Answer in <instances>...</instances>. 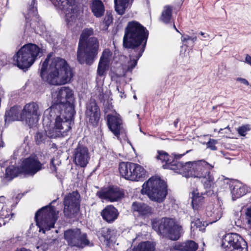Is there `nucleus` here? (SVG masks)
Listing matches in <instances>:
<instances>
[{
	"mask_svg": "<svg viewBox=\"0 0 251 251\" xmlns=\"http://www.w3.org/2000/svg\"><path fill=\"white\" fill-rule=\"evenodd\" d=\"M149 31L138 22H129L125 29L123 47L129 50L130 60L124 68V74L132 72L142 56L147 44Z\"/></svg>",
	"mask_w": 251,
	"mask_h": 251,
	"instance_id": "nucleus-1",
	"label": "nucleus"
},
{
	"mask_svg": "<svg viewBox=\"0 0 251 251\" xmlns=\"http://www.w3.org/2000/svg\"><path fill=\"white\" fill-rule=\"evenodd\" d=\"M51 54L48 55L40 66V75L44 81L54 85H60L69 82L73 77V73L66 60L58 57L51 59Z\"/></svg>",
	"mask_w": 251,
	"mask_h": 251,
	"instance_id": "nucleus-2",
	"label": "nucleus"
},
{
	"mask_svg": "<svg viewBox=\"0 0 251 251\" xmlns=\"http://www.w3.org/2000/svg\"><path fill=\"white\" fill-rule=\"evenodd\" d=\"M61 104H51L44 114V122L54 121L53 126L49 127V136L51 137H65L71 129L75 111L69 107V110L62 109Z\"/></svg>",
	"mask_w": 251,
	"mask_h": 251,
	"instance_id": "nucleus-3",
	"label": "nucleus"
},
{
	"mask_svg": "<svg viewBox=\"0 0 251 251\" xmlns=\"http://www.w3.org/2000/svg\"><path fill=\"white\" fill-rule=\"evenodd\" d=\"M42 55L41 48L35 44L28 43L21 48L13 56V60L20 69L27 70Z\"/></svg>",
	"mask_w": 251,
	"mask_h": 251,
	"instance_id": "nucleus-4",
	"label": "nucleus"
},
{
	"mask_svg": "<svg viewBox=\"0 0 251 251\" xmlns=\"http://www.w3.org/2000/svg\"><path fill=\"white\" fill-rule=\"evenodd\" d=\"M99 49V42L95 37L87 41H79L77 50V60L80 64L92 65L96 58Z\"/></svg>",
	"mask_w": 251,
	"mask_h": 251,
	"instance_id": "nucleus-5",
	"label": "nucleus"
},
{
	"mask_svg": "<svg viewBox=\"0 0 251 251\" xmlns=\"http://www.w3.org/2000/svg\"><path fill=\"white\" fill-rule=\"evenodd\" d=\"M141 193L147 195L151 201L161 202L167 194V185L160 178L152 176L143 184Z\"/></svg>",
	"mask_w": 251,
	"mask_h": 251,
	"instance_id": "nucleus-6",
	"label": "nucleus"
},
{
	"mask_svg": "<svg viewBox=\"0 0 251 251\" xmlns=\"http://www.w3.org/2000/svg\"><path fill=\"white\" fill-rule=\"evenodd\" d=\"M151 226L158 234L167 236L172 240L178 239L182 230L181 226L176 224L171 218L154 219L151 221Z\"/></svg>",
	"mask_w": 251,
	"mask_h": 251,
	"instance_id": "nucleus-7",
	"label": "nucleus"
},
{
	"mask_svg": "<svg viewBox=\"0 0 251 251\" xmlns=\"http://www.w3.org/2000/svg\"><path fill=\"white\" fill-rule=\"evenodd\" d=\"M58 211L53 206H46L38 210L35 215L36 225L39 231L45 233L46 231L54 227L57 219Z\"/></svg>",
	"mask_w": 251,
	"mask_h": 251,
	"instance_id": "nucleus-8",
	"label": "nucleus"
},
{
	"mask_svg": "<svg viewBox=\"0 0 251 251\" xmlns=\"http://www.w3.org/2000/svg\"><path fill=\"white\" fill-rule=\"evenodd\" d=\"M57 9L65 14V21L68 25L75 22L81 11L75 0H50Z\"/></svg>",
	"mask_w": 251,
	"mask_h": 251,
	"instance_id": "nucleus-9",
	"label": "nucleus"
},
{
	"mask_svg": "<svg viewBox=\"0 0 251 251\" xmlns=\"http://www.w3.org/2000/svg\"><path fill=\"white\" fill-rule=\"evenodd\" d=\"M213 166L203 160L193 162L192 177L201 178V182L205 188L210 187L213 180V177L210 175V171Z\"/></svg>",
	"mask_w": 251,
	"mask_h": 251,
	"instance_id": "nucleus-10",
	"label": "nucleus"
},
{
	"mask_svg": "<svg viewBox=\"0 0 251 251\" xmlns=\"http://www.w3.org/2000/svg\"><path fill=\"white\" fill-rule=\"evenodd\" d=\"M119 170L123 177L131 181H139L146 175V171L143 167L132 162L120 163Z\"/></svg>",
	"mask_w": 251,
	"mask_h": 251,
	"instance_id": "nucleus-11",
	"label": "nucleus"
},
{
	"mask_svg": "<svg viewBox=\"0 0 251 251\" xmlns=\"http://www.w3.org/2000/svg\"><path fill=\"white\" fill-rule=\"evenodd\" d=\"M80 196L77 191H73L67 194L64 198L63 213L68 218H75L80 209Z\"/></svg>",
	"mask_w": 251,
	"mask_h": 251,
	"instance_id": "nucleus-12",
	"label": "nucleus"
},
{
	"mask_svg": "<svg viewBox=\"0 0 251 251\" xmlns=\"http://www.w3.org/2000/svg\"><path fill=\"white\" fill-rule=\"evenodd\" d=\"M221 246L227 251H248L246 242L237 233L226 234L222 238Z\"/></svg>",
	"mask_w": 251,
	"mask_h": 251,
	"instance_id": "nucleus-13",
	"label": "nucleus"
},
{
	"mask_svg": "<svg viewBox=\"0 0 251 251\" xmlns=\"http://www.w3.org/2000/svg\"><path fill=\"white\" fill-rule=\"evenodd\" d=\"M64 237L69 246L82 249L89 246L90 242L87 239V234L82 233L80 229H69L64 232Z\"/></svg>",
	"mask_w": 251,
	"mask_h": 251,
	"instance_id": "nucleus-14",
	"label": "nucleus"
},
{
	"mask_svg": "<svg viewBox=\"0 0 251 251\" xmlns=\"http://www.w3.org/2000/svg\"><path fill=\"white\" fill-rule=\"evenodd\" d=\"M56 98L52 104H61V109L69 110L70 107L75 110L73 91L69 87L63 86L55 92Z\"/></svg>",
	"mask_w": 251,
	"mask_h": 251,
	"instance_id": "nucleus-15",
	"label": "nucleus"
},
{
	"mask_svg": "<svg viewBox=\"0 0 251 251\" xmlns=\"http://www.w3.org/2000/svg\"><path fill=\"white\" fill-rule=\"evenodd\" d=\"M37 5L36 0H32L29 4L28 13L25 16L26 20L25 31L26 32H36L42 25V22L40 21L38 14Z\"/></svg>",
	"mask_w": 251,
	"mask_h": 251,
	"instance_id": "nucleus-16",
	"label": "nucleus"
},
{
	"mask_svg": "<svg viewBox=\"0 0 251 251\" xmlns=\"http://www.w3.org/2000/svg\"><path fill=\"white\" fill-rule=\"evenodd\" d=\"M37 5L36 0H32L29 4L28 13L25 16L26 20L25 31L26 32H36L42 25V22L40 21L38 14Z\"/></svg>",
	"mask_w": 251,
	"mask_h": 251,
	"instance_id": "nucleus-17",
	"label": "nucleus"
},
{
	"mask_svg": "<svg viewBox=\"0 0 251 251\" xmlns=\"http://www.w3.org/2000/svg\"><path fill=\"white\" fill-rule=\"evenodd\" d=\"M40 116L38 104L34 102L25 104L22 110L23 122H25L30 127L37 124Z\"/></svg>",
	"mask_w": 251,
	"mask_h": 251,
	"instance_id": "nucleus-18",
	"label": "nucleus"
},
{
	"mask_svg": "<svg viewBox=\"0 0 251 251\" xmlns=\"http://www.w3.org/2000/svg\"><path fill=\"white\" fill-rule=\"evenodd\" d=\"M190 151L191 150H189L186 151L185 153L180 154H176L173 153V155L176 160H173L172 165L167 164L165 166V167L170 168V170H173L175 172L181 174L186 177H192V175L191 174H192L193 162H188L183 164L177 161V159H180L182 156Z\"/></svg>",
	"mask_w": 251,
	"mask_h": 251,
	"instance_id": "nucleus-19",
	"label": "nucleus"
},
{
	"mask_svg": "<svg viewBox=\"0 0 251 251\" xmlns=\"http://www.w3.org/2000/svg\"><path fill=\"white\" fill-rule=\"evenodd\" d=\"M107 125L110 131L117 137L121 140L126 138V130L121 118L118 116L108 115L107 116Z\"/></svg>",
	"mask_w": 251,
	"mask_h": 251,
	"instance_id": "nucleus-20",
	"label": "nucleus"
},
{
	"mask_svg": "<svg viewBox=\"0 0 251 251\" xmlns=\"http://www.w3.org/2000/svg\"><path fill=\"white\" fill-rule=\"evenodd\" d=\"M20 166L23 174L31 176H33L42 169V164L36 156L25 159Z\"/></svg>",
	"mask_w": 251,
	"mask_h": 251,
	"instance_id": "nucleus-21",
	"label": "nucleus"
},
{
	"mask_svg": "<svg viewBox=\"0 0 251 251\" xmlns=\"http://www.w3.org/2000/svg\"><path fill=\"white\" fill-rule=\"evenodd\" d=\"M113 53L108 49L103 50L98 65L97 74L100 77L104 76L112 62Z\"/></svg>",
	"mask_w": 251,
	"mask_h": 251,
	"instance_id": "nucleus-22",
	"label": "nucleus"
},
{
	"mask_svg": "<svg viewBox=\"0 0 251 251\" xmlns=\"http://www.w3.org/2000/svg\"><path fill=\"white\" fill-rule=\"evenodd\" d=\"M74 161L75 164L81 167H85L89 162L90 158L88 149L80 144L75 149L74 153Z\"/></svg>",
	"mask_w": 251,
	"mask_h": 251,
	"instance_id": "nucleus-23",
	"label": "nucleus"
},
{
	"mask_svg": "<svg viewBox=\"0 0 251 251\" xmlns=\"http://www.w3.org/2000/svg\"><path fill=\"white\" fill-rule=\"evenodd\" d=\"M124 194L117 187H109L107 190L97 192V196L102 200L110 202L118 201L123 197Z\"/></svg>",
	"mask_w": 251,
	"mask_h": 251,
	"instance_id": "nucleus-24",
	"label": "nucleus"
},
{
	"mask_svg": "<svg viewBox=\"0 0 251 251\" xmlns=\"http://www.w3.org/2000/svg\"><path fill=\"white\" fill-rule=\"evenodd\" d=\"M85 114L89 124L93 126L97 125L100 113L99 108L95 101H91L87 104Z\"/></svg>",
	"mask_w": 251,
	"mask_h": 251,
	"instance_id": "nucleus-25",
	"label": "nucleus"
},
{
	"mask_svg": "<svg viewBox=\"0 0 251 251\" xmlns=\"http://www.w3.org/2000/svg\"><path fill=\"white\" fill-rule=\"evenodd\" d=\"M230 192L233 201H235L245 195L248 192L247 186L237 180H233L230 183Z\"/></svg>",
	"mask_w": 251,
	"mask_h": 251,
	"instance_id": "nucleus-26",
	"label": "nucleus"
},
{
	"mask_svg": "<svg viewBox=\"0 0 251 251\" xmlns=\"http://www.w3.org/2000/svg\"><path fill=\"white\" fill-rule=\"evenodd\" d=\"M204 195L205 193H199L198 189L194 190L192 193V206L195 211H198V214L203 212Z\"/></svg>",
	"mask_w": 251,
	"mask_h": 251,
	"instance_id": "nucleus-27",
	"label": "nucleus"
},
{
	"mask_svg": "<svg viewBox=\"0 0 251 251\" xmlns=\"http://www.w3.org/2000/svg\"><path fill=\"white\" fill-rule=\"evenodd\" d=\"M119 213L117 209L112 205H108L101 212V215L104 220L108 223H112L117 219Z\"/></svg>",
	"mask_w": 251,
	"mask_h": 251,
	"instance_id": "nucleus-28",
	"label": "nucleus"
},
{
	"mask_svg": "<svg viewBox=\"0 0 251 251\" xmlns=\"http://www.w3.org/2000/svg\"><path fill=\"white\" fill-rule=\"evenodd\" d=\"M131 208L133 211L137 212L139 215L145 218L149 217L153 213L151 207L143 202H134Z\"/></svg>",
	"mask_w": 251,
	"mask_h": 251,
	"instance_id": "nucleus-29",
	"label": "nucleus"
},
{
	"mask_svg": "<svg viewBox=\"0 0 251 251\" xmlns=\"http://www.w3.org/2000/svg\"><path fill=\"white\" fill-rule=\"evenodd\" d=\"M14 121H23L22 111L21 107L19 106H13L5 113V122Z\"/></svg>",
	"mask_w": 251,
	"mask_h": 251,
	"instance_id": "nucleus-30",
	"label": "nucleus"
},
{
	"mask_svg": "<svg viewBox=\"0 0 251 251\" xmlns=\"http://www.w3.org/2000/svg\"><path fill=\"white\" fill-rule=\"evenodd\" d=\"M172 154V156L169 155V154L163 150H157L156 152V154L155 156V158L157 161H160L162 163H165L163 165V167L164 169H170V168H166L165 166L166 165H172L173 160H176L174 156Z\"/></svg>",
	"mask_w": 251,
	"mask_h": 251,
	"instance_id": "nucleus-31",
	"label": "nucleus"
},
{
	"mask_svg": "<svg viewBox=\"0 0 251 251\" xmlns=\"http://www.w3.org/2000/svg\"><path fill=\"white\" fill-rule=\"evenodd\" d=\"M219 201V203L220 204V208L217 209L216 210H214L213 211L212 210L213 209V205H209L206 207L205 213L206 216L209 217H213V221L212 222H210V223H212L213 222H215L216 221L219 220L222 216L223 214V208L221 207L220 202Z\"/></svg>",
	"mask_w": 251,
	"mask_h": 251,
	"instance_id": "nucleus-32",
	"label": "nucleus"
},
{
	"mask_svg": "<svg viewBox=\"0 0 251 251\" xmlns=\"http://www.w3.org/2000/svg\"><path fill=\"white\" fill-rule=\"evenodd\" d=\"M198 247V244L192 240H188L185 242L176 245L175 249L180 251H196Z\"/></svg>",
	"mask_w": 251,
	"mask_h": 251,
	"instance_id": "nucleus-33",
	"label": "nucleus"
},
{
	"mask_svg": "<svg viewBox=\"0 0 251 251\" xmlns=\"http://www.w3.org/2000/svg\"><path fill=\"white\" fill-rule=\"evenodd\" d=\"M133 0H114L115 9L117 13L121 15H123L126 9L131 4Z\"/></svg>",
	"mask_w": 251,
	"mask_h": 251,
	"instance_id": "nucleus-34",
	"label": "nucleus"
},
{
	"mask_svg": "<svg viewBox=\"0 0 251 251\" xmlns=\"http://www.w3.org/2000/svg\"><path fill=\"white\" fill-rule=\"evenodd\" d=\"M92 12L96 17H101L104 12L103 3L100 0H94L91 6Z\"/></svg>",
	"mask_w": 251,
	"mask_h": 251,
	"instance_id": "nucleus-35",
	"label": "nucleus"
},
{
	"mask_svg": "<svg viewBox=\"0 0 251 251\" xmlns=\"http://www.w3.org/2000/svg\"><path fill=\"white\" fill-rule=\"evenodd\" d=\"M51 131L49 127L45 129V131L38 132L35 136L36 143L37 145L48 142L50 138H55L49 136V131Z\"/></svg>",
	"mask_w": 251,
	"mask_h": 251,
	"instance_id": "nucleus-36",
	"label": "nucleus"
},
{
	"mask_svg": "<svg viewBox=\"0 0 251 251\" xmlns=\"http://www.w3.org/2000/svg\"><path fill=\"white\" fill-rule=\"evenodd\" d=\"M23 174L21 166L16 167L14 166H10L8 167L5 170V178L11 181L14 178L17 177L19 175Z\"/></svg>",
	"mask_w": 251,
	"mask_h": 251,
	"instance_id": "nucleus-37",
	"label": "nucleus"
},
{
	"mask_svg": "<svg viewBox=\"0 0 251 251\" xmlns=\"http://www.w3.org/2000/svg\"><path fill=\"white\" fill-rule=\"evenodd\" d=\"M155 245L150 241H145L134 247L132 251H155Z\"/></svg>",
	"mask_w": 251,
	"mask_h": 251,
	"instance_id": "nucleus-38",
	"label": "nucleus"
},
{
	"mask_svg": "<svg viewBox=\"0 0 251 251\" xmlns=\"http://www.w3.org/2000/svg\"><path fill=\"white\" fill-rule=\"evenodd\" d=\"M172 17V7L169 5L164 7L160 19L165 24H168L171 21Z\"/></svg>",
	"mask_w": 251,
	"mask_h": 251,
	"instance_id": "nucleus-39",
	"label": "nucleus"
},
{
	"mask_svg": "<svg viewBox=\"0 0 251 251\" xmlns=\"http://www.w3.org/2000/svg\"><path fill=\"white\" fill-rule=\"evenodd\" d=\"M207 225L205 222H202L199 218L196 217L191 221V231L194 232L198 229L199 231H203Z\"/></svg>",
	"mask_w": 251,
	"mask_h": 251,
	"instance_id": "nucleus-40",
	"label": "nucleus"
},
{
	"mask_svg": "<svg viewBox=\"0 0 251 251\" xmlns=\"http://www.w3.org/2000/svg\"><path fill=\"white\" fill-rule=\"evenodd\" d=\"M12 213L7 208L3 206L0 211V221L2 222V225H5L13 216Z\"/></svg>",
	"mask_w": 251,
	"mask_h": 251,
	"instance_id": "nucleus-41",
	"label": "nucleus"
},
{
	"mask_svg": "<svg viewBox=\"0 0 251 251\" xmlns=\"http://www.w3.org/2000/svg\"><path fill=\"white\" fill-rule=\"evenodd\" d=\"M114 234V230L108 228H103L100 231L101 237L104 239V242L108 245L111 242H112V237Z\"/></svg>",
	"mask_w": 251,
	"mask_h": 251,
	"instance_id": "nucleus-42",
	"label": "nucleus"
},
{
	"mask_svg": "<svg viewBox=\"0 0 251 251\" xmlns=\"http://www.w3.org/2000/svg\"><path fill=\"white\" fill-rule=\"evenodd\" d=\"M197 39L196 36H190L188 35H184L181 37L183 44L187 47H193Z\"/></svg>",
	"mask_w": 251,
	"mask_h": 251,
	"instance_id": "nucleus-43",
	"label": "nucleus"
},
{
	"mask_svg": "<svg viewBox=\"0 0 251 251\" xmlns=\"http://www.w3.org/2000/svg\"><path fill=\"white\" fill-rule=\"evenodd\" d=\"M93 34L94 30L92 28H85L80 35L79 41H87L89 38L88 37L93 35Z\"/></svg>",
	"mask_w": 251,
	"mask_h": 251,
	"instance_id": "nucleus-44",
	"label": "nucleus"
},
{
	"mask_svg": "<svg viewBox=\"0 0 251 251\" xmlns=\"http://www.w3.org/2000/svg\"><path fill=\"white\" fill-rule=\"evenodd\" d=\"M251 130V126L249 124L239 126L237 129L238 133L241 136H245L247 133Z\"/></svg>",
	"mask_w": 251,
	"mask_h": 251,
	"instance_id": "nucleus-45",
	"label": "nucleus"
},
{
	"mask_svg": "<svg viewBox=\"0 0 251 251\" xmlns=\"http://www.w3.org/2000/svg\"><path fill=\"white\" fill-rule=\"evenodd\" d=\"M217 143V141L213 139H210L208 142L206 144L207 148L210 149L212 151L217 150V148L215 145Z\"/></svg>",
	"mask_w": 251,
	"mask_h": 251,
	"instance_id": "nucleus-46",
	"label": "nucleus"
},
{
	"mask_svg": "<svg viewBox=\"0 0 251 251\" xmlns=\"http://www.w3.org/2000/svg\"><path fill=\"white\" fill-rule=\"evenodd\" d=\"M112 16L111 14H107L103 20V23L108 27L110 24L112 22Z\"/></svg>",
	"mask_w": 251,
	"mask_h": 251,
	"instance_id": "nucleus-47",
	"label": "nucleus"
},
{
	"mask_svg": "<svg viewBox=\"0 0 251 251\" xmlns=\"http://www.w3.org/2000/svg\"><path fill=\"white\" fill-rule=\"evenodd\" d=\"M246 214L248 224L250 225V232L251 233V207L248 208Z\"/></svg>",
	"mask_w": 251,
	"mask_h": 251,
	"instance_id": "nucleus-48",
	"label": "nucleus"
},
{
	"mask_svg": "<svg viewBox=\"0 0 251 251\" xmlns=\"http://www.w3.org/2000/svg\"><path fill=\"white\" fill-rule=\"evenodd\" d=\"M7 56L5 54L0 55V66H4L7 64Z\"/></svg>",
	"mask_w": 251,
	"mask_h": 251,
	"instance_id": "nucleus-49",
	"label": "nucleus"
},
{
	"mask_svg": "<svg viewBox=\"0 0 251 251\" xmlns=\"http://www.w3.org/2000/svg\"><path fill=\"white\" fill-rule=\"evenodd\" d=\"M236 80L238 81L241 82V83H242L243 84H244L246 85H249V83L248 81L245 78H241V77H237L236 79Z\"/></svg>",
	"mask_w": 251,
	"mask_h": 251,
	"instance_id": "nucleus-50",
	"label": "nucleus"
},
{
	"mask_svg": "<svg viewBox=\"0 0 251 251\" xmlns=\"http://www.w3.org/2000/svg\"><path fill=\"white\" fill-rule=\"evenodd\" d=\"M50 169L52 170V171H56V167L54 163V159H51L50 161Z\"/></svg>",
	"mask_w": 251,
	"mask_h": 251,
	"instance_id": "nucleus-51",
	"label": "nucleus"
},
{
	"mask_svg": "<svg viewBox=\"0 0 251 251\" xmlns=\"http://www.w3.org/2000/svg\"><path fill=\"white\" fill-rule=\"evenodd\" d=\"M246 62L251 66V56L249 55H246Z\"/></svg>",
	"mask_w": 251,
	"mask_h": 251,
	"instance_id": "nucleus-52",
	"label": "nucleus"
},
{
	"mask_svg": "<svg viewBox=\"0 0 251 251\" xmlns=\"http://www.w3.org/2000/svg\"><path fill=\"white\" fill-rule=\"evenodd\" d=\"M14 251H31L29 249H27L23 247V248H17Z\"/></svg>",
	"mask_w": 251,
	"mask_h": 251,
	"instance_id": "nucleus-53",
	"label": "nucleus"
},
{
	"mask_svg": "<svg viewBox=\"0 0 251 251\" xmlns=\"http://www.w3.org/2000/svg\"><path fill=\"white\" fill-rule=\"evenodd\" d=\"M5 200H6V199L4 196H2L0 197V203H6Z\"/></svg>",
	"mask_w": 251,
	"mask_h": 251,
	"instance_id": "nucleus-54",
	"label": "nucleus"
},
{
	"mask_svg": "<svg viewBox=\"0 0 251 251\" xmlns=\"http://www.w3.org/2000/svg\"><path fill=\"white\" fill-rule=\"evenodd\" d=\"M117 90L118 91L119 93L122 94H124V92L123 91V90H122L121 87L120 86H117Z\"/></svg>",
	"mask_w": 251,
	"mask_h": 251,
	"instance_id": "nucleus-55",
	"label": "nucleus"
},
{
	"mask_svg": "<svg viewBox=\"0 0 251 251\" xmlns=\"http://www.w3.org/2000/svg\"><path fill=\"white\" fill-rule=\"evenodd\" d=\"M200 34L204 38L209 37V35L207 34H205L204 32H201Z\"/></svg>",
	"mask_w": 251,
	"mask_h": 251,
	"instance_id": "nucleus-56",
	"label": "nucleus"
},
{
	"mask_svg": "<svg viewBox=\"0 0 251 251\" xmlns=\"http://www.w3.org/2000/svg\"><path fill=\"white\" fill-rule=\"evenodd\" d=\"M4 143L1 140V139H0V148H3L4 147Z\"/></svg>",
	"mask_w": 251,
	"mask_h": 251,
	"instance_id": "nucleus-57",
	"label": "nucleus"
},
{
	"mask_svg": "<svg viewBox=\"0 0 251 251\" xmlns=\"http://www.w3.org/2000/svg\"><path fill=\"white\" fill-rule=\"evenodd\" d=\"M3 91L2 89V88L0 87V96L3 95Z\"/></svg>",
	"mask_w": 251,
	"mask_h": 251,
	"instance_id": "nucleus-58",
	"label": "nucleus"
},
{
	"mask_svg": "<svg viewBox=\"0 0 251 251\" xmlns=\"http://www.w3.org/2000/svg\"><path fill=\"white\" fill-rule=\"evenodd\" d=\"M177 123H178V120H176V121L174 122V125L176 127L177 126Z\"/></svg>",
	"mask_w": 251,
	"mask_h": 251,
	"instance_id": "nucleus-59",
	"label": "nucleus"
},
{
	"mask_svg": "<svg viewBox=\"0 0 251 251\" xmlns=\"http://www.w3.org/2000/svg\"><path fill=\"white\" fill-rule=\"evenodd\" d=\"M173 27H174V28L176 29V30L177 32H179V31L177 30V29L176 28V26H175V24H174Z\"/></svg>",
	"mask_w": 251,
	"mask_h": 251,
	"instance_id": "nucleus-60",
	"label": "nucleus"
},
{
	"mask_svg": "<svg viewBox=\"0 0 251 251\" xmlns=\"http://www.w3.org/2000/svg\"><path fill=\"white\" fill-rule=\"evenodd\" d=\"M225 129H228V130H230V127H229V126H227Z\"/></svg>",
	"mask_w": 251,
	"mask_h": 251,
	"instance_id": "nucleus-61",
	"label": "nucleus"
},
{
	"mask_svg": "<svg viewBox=\"0 0 251 251\" xmlns=\"http://www.w3.org/2000/svg\"><path fill=\"white\" fill-rule=\"evenodd\" d=\"M133 98H134V99L136 100V99H137V97H136V95H134V96H133Z\"/></svg>",
	"mask_w": 251,
	"mask_h": 251,
	"instance_id": "nucleus-62",
	"label": "nucleus"
},
{
	"mask_svg": "<svg viewBox=\"0 0 251 251\" xmlns=\"http://www.w3.org/2000/svg\"><path fill=\"white\" fill-rule=\"evenodd\" d=\"M223 129H223V128H221V129H220V130L219 131V133H220V132H221V131H222V130H223Z\"/></svg>",
	"mask_w": 251,
	"mask_h": 251,
	"instance_id": "nucleus-63",
	"label": "nucleus"
},
{
	"mask_svg": "<svg viewBox=\"0 0 251 251\" xmlns=\"http://www.w3.org/2000/svg\"><path fill=\"white\" fill-rule=\"evenodd\" d=\"M2 224H1V223L0 222V227L1 226Z\"/></svg>",
	"mask_w": 251,
	"mask_h": 251,
	"instance_id": "nucleus-64",
	"label": "nucleus"
}]
</instances>
